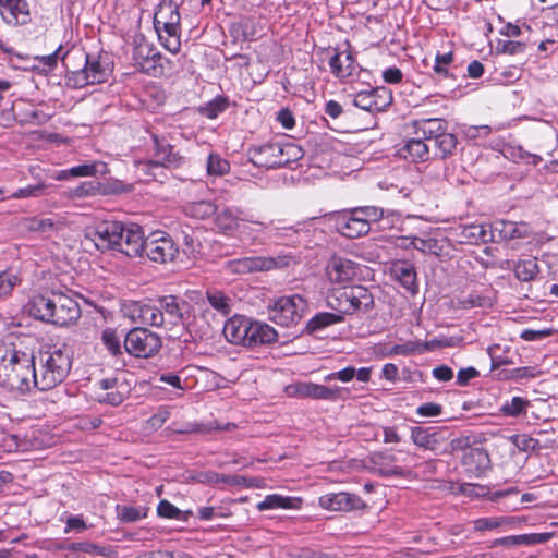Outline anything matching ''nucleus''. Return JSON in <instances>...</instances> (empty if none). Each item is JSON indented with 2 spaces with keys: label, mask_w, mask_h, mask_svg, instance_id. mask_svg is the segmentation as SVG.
Listing matches in <instances>:
<instances>
[{
  "label": "nucleus",
  "mask_w": 558,
  "mask_h": 558,
  "mask_svg": "<svg viewBox=\"0 0 558 558\" xmlns=\"http://www.w3.org/2000/svg\"><path fill=\"white\" fill-rule=\"evenodd\" d=\"M36 377L35 357L14 345L0 348V386L21 393L31 390Z\"/></svg>",
  "instance_id": "obj_1"
},
{
  "label": "nucleus",
  "mask_w": 558,
  "mask_h": 558,
  "mask_svg": "<svg viewBox=\"0 0 558 558\" xmlns=\"http://www.w3.org/2000/svg\"><path fill=\"white\" fill-rule=\"evenodd\" d=\"M62 62L68 72L66 84L73 88L104 83L111 74L109 63L101 56H92L81 49L68 51Z\"/></svg>",
  "instance_id": "obj_2"
},
{
  "label": "nucleus",
  "mask_w": 558,
  "mask_h": 558,
  "mask_svg": "<svg viewBox=\"0 0 558 558\" xmlns=\"http://www.w3.org/2000/svg\"><path fill=\"white\" fill-rule=\"evenodd\" d=\"M29 313L43 322L68 326L81 317V307L71 295L52 291L47 295L34 296L29 303Z\"/></svg>",
  "instance_id": "obj_3"
},
{
  "label": "nucleus",
  "mask_w": 558,
  "mask_h": 558,
  "mask_svg": "<svg viewBox=\"0 0 558 558\" xmlns=\"http://www.w3.org/2000/svg\"><path fill=\"white\" fill-rule=\"evenodd\" d=\"M223 335L228 342L246 348L271 344L278 340L277 331L268 324L240 315L226 322Z\"/></svg>",
  "instance_id": "obj_4"
},
{
  "label": "nucleus",
  "mask_w": 558,
  "mask_h": 558,
  "mask_svg": "<svg viewBox=\"0 0 558 558\" xmlns=\"http://www.w3.org/2000/svg\"><path fill=\"white\" fill-rule=\"evenodd\" d=\"M39 369H36L34 387L50 390L61 384L72 366L71 351L66 345H52L39 353Z\"/></svg>",
  "instance_id": "obj_5"
},
{
  "label": "nucleus",
  "mask_w": 558,
  "mask_h": 558,
  "mask_svg": "<svg viewBox=\"0 0 558 558\" xmlns=\"http://www.w3.org/2000/svg\"><path fill=\"white\" fill-rule=\"evenodd\" d=\"M154 144V158L143 161H137L136 167L140 171L147 177L157 178V171L163 168L178 169L185 162V157L180 151L174 149L168 140L156 133L151 134Z\"/></svg>",
  "instance_id": "obj_6"
},
{
  "label": "nucleus",
  "mask_w": 558,
  "mask_h": 558,
  "mask_svg": "<svg viewBox=\"0 0 558 558\" xmlns=\"http://www.w3.org/2000/svg\"><path fill=\"white\" fill-rule=\"evenodd\" d=\"M161 345V338L145 327H135L124 337L125 351L138 359H148L156 355Z\"/></svg>",
  "instance_id": "obj_7"
},
{
  "label": "nucleus",
  "mask_w": 558,
  "mask_h": 558,
  "mask_svg": "<svg viewBox=\"0 0 558 558\" xmlns=\"http://www.w3.org/2000/svg\"><path fill=\"white\" fill-rule=\"evenodd\" d=\"M307 308L306 300L300 294L284 295L269 306V317L276 324L290 326L296 324Z\"/></svg>",
  "instance_id": "obj_8"
},
{
  "label": "nucleus",
  "mask_w": 558,
  "mask_h": 558,
  "mask_svg": "<svg viewBox=\"0 0 558 558\" xmlns=\"http://www.w3.org/2000/svg\"><path fill=\"white\" fill-rule=\"evenodd\" d=\"M160 310L158 303L153 300L128 301L122 306L124 316L134 324L150 327L166 325V318Z\"/></svg>",
  "instance_id": "obj_9"
},
{
  "label": "nucleus",
  "mask_w": 558,
  "mask_h": 558,
  "mask_svg": "<svg viewBox=\"0 0 558 558\" xmlns=\"http://www.w3.org/2000/svg\"><path fill=\"white\" fill-rule=\"evenodd\" d=\"M291 257L279 255L277 257L256 256L243 257L227 262V269L233 274H248L255 271H269L290 266Z\"/></svg>",
  "instance_id": "obj_10"
},
{
  "label": "nucleus",
  "mask_w": 558,
  "mask_h": 558,
  "mask_svg": "<svg viewBox=\"0 0 558 558\" xmlns=\"http://www.w3.org/2000/svg\"><path fill=\"white\" fill-rule=\"evenodd\" d=\"M121 236L122 222L116 220L98 221L85 230V238L90 240L99 251L116 250Z\"/></svg>",
  "instance_id": "obj_11"
},
{
  "label": "nucleus",
  "mask_w": 558,
  "mask_h": 558,
  "mask_svg": "<svg viewBox=\"0 0 558 558\" xmlns=\"http://www.w3.org/2000/svg\"><path fill=\"white\" fill-rule=\"evenodd\" d=\"M178 253V246L171 236L165 232H154L145 239L144 254L151 262L159 264L172 262Z\"/></svg>",
  "instance_id": "obj_12"
},
{
  "label": "nucleus",
  "mask_w": 558,
  "mask_h": 558,
  "mask_svg": "<svg viewBox=\"0 0 558 558\" xmlns=\"http://www.w3.org/2000/svg\"><path fill=\"white\" fill-rule=\"evenodd\" d=\"M161 59V53L153 44L144 38L134 40L133 60L142 72L154 76L160 74L162 72Z\"/></svg>",
  "instance_id": "obj_13"
},
{
  "label": "nucleus",
  "mask_w": 558,
  "mask_h": 558,
  "mask_svg": "<svg viewBox=\"0 0 558 558\" xmlns=\"http://www.w3.org/2000/svg\"><path fill=\"white\" fill-rule=\"evenodd\" d=\"M340 311L351 315L355 312H367L374 304L371 291L363 286H353L344 289L338 296Z\"/></svg>",
  "instance_id": "obj_14"
},
{
  "label": "nucleus",
  "mask_w": 558,
  "mask_h": 558,
  "mask_svg": "<svg viewBox=\"0 0 558 558\" xmlns=\"http://www.w3.org/2000/svg\"><path fill=\"white\" fill-rule=\"evenodd\" d=\"M462 450L461 466L470 476L480 477L489 468V457L481 447H470L462 439H456V449Z\"/></svg>",
  "instance_id": "obj_15"
},
{
  "label": "nucleus",
  "mask_w": 558,
  "mask_h": 558,
  "mask_svg": "<svg viewBox=\"0 0 558 558\" xmlns=\"http://www.w3.org/2000/svg\"><path fill=\"white\" fill-rule=\"evenodd\" d=\"M337 231L348 239H356L369 232V226L363 218L355 215V210L330 214Z\"/></svg>",
  "instance_id": "obj_16"
},
{
  "label": "nucleus",
  "mask_w": 558,
  "mask_h": 558,
  "mask_svg": "<svg viewBox=\"0 0 558 558\" xmlns=\"http://www.w3.org/2000/svg\"><path fill=\"white\" fill-rule=\"evenodd\" d=\"M392 102V94L386 87L361 90L355 94L353 105L365 111H383Z\"/></svg>",
  "instance_id": "obj_17"
},
{
  "label": "nucleus",
  "mask_w": 558,
  "mask_h": 558,
  "mask_svg": "<svg viewBox=\"0 0 558 558\" xmlns=\"http://www.w3.org/2000/svg\"><path fill=\"white\" fill-rule=\"evenodd\" d=\"M318 505L328 511L344 512L360 510L366 507V504L360 496L348 492L325 494L319 497Z\"/></svg>",
  "instance_id": "obj_18"
},
{
  "label": "nucleus",
  "mask_w": 558,
  "mask_h": 558,
  "mask_svg": "<svg viewBox=\"0 0 558 558\" xmlns=\"http://www.w3.org/2000/svg\"><path fill=\"white\" fill-rule=\"evenodd\" d=\"M359 265L342 256L333 255L327 263L325 271L331 283L345 284L357 275Z\"/></svg>",
  "instance_id": "obj_19"
},
{
  "label": "nucleus",
  "mask_w": 558,
  "mask_h": 558,
  "mask_svg": "<svg viewBox=\"0 0 558 558\" xmlns=\"http://www.w3.org/2000/svg\"><path fill=\"white\" fill-rule=\"evenodd\" d=\"M116 250L129 257H141L144 255L145 239L142 228L137 225L125 227L122 223V236L118 241Z\"/></svg>",
  "instance_id": "obj_20"
},
{
  "label": "nucleus",
  "mask_w": 558,
  "mask_h": 558,
  "mask_svg": "<svg viewBox=\"0 0 558 558\" xmlns=\"http://www.w3.org/2000/svg\"><path fill=\"white\" fill-rule=\"evenodd\" d=\"M280 142L266 143L248 149L250 161L260 168H282L279 154L281 153Z\"/></svg>",
  "instance_id": "obj_21"
},
{
  "label": "nucleus",
  "mask_w": 558,
  "mask_h": 558,
  "mask_svg": "<svg viewBox=\"0 0 558 558\" xmlns=\"http://www.w3.org/2000/svg\"><path fill=\"white\" fill-rule=\"evenodd\" d=\"M0 15L12 26L26 25L32 21L27 0H0Z\"/></svg>",
  "instance_id": "obj_22"
},
{
  "label": "nucleus",
  "mask_w": 558,
  "mask_h": 558,
  "mask_svg": "<svg viewBox=\"0 0 558 558\" xmlns=\"http://www.w3.org/2000/svg\"><path fill=\"white\" fill-rule=\"evenodd\" d=\"M493 240L488 233V225L476 222H460L456 226V242L461 244H485Z\"/></svg>",
  "instance_id": "obj_23"
},
{
  "label": "nucleus",
  "mask_w": 558,
  "mask_h": 558,
  "mask_svg": "<svg viewBox=\"0 0 558 558\" xmlns=\"http://www.w3.org/2000/svg\"><path fill=\"white\" fill-rule=\"evenodd\" d=\"M98 385L102 392L98 393L97 399L101 403L119 405L129 393L125 381L119 377L104 378L99 380Z\"/></svg>",
  "instance_id": "obj_24"
},
{
  "label": "nucleus",
  "mask_w": 558,
  "mask_h": 558,
  "mask_svg": "<svg viewBox=\"0 0 558 558\" xmlns=\"http://www.w3.org/2000/svg\"><path fill=\"white\" fill-rule=\"evenodd\" d=\"M156 302L159 308H161L160 312L163 313L166 324L168 325H178L189 315V303L175 295L159 296Z\"/></svg>",
  "instance_id": "obj_25"
},
{
  "label": "nucleus",
  "mask_w": 558,
  "mask_h": 558,
  "mask_svg": "<svg viewBox=\"0 0 558 558\" xmlns=\"http://www.w3.org/2000/svg\"><path fill=\"white\" fill-rule=\"evenodd\" d=\"M488 233L493 235L490 242L509 241L526 238L529 235L525 225H518L517 222L508 220H496L492 225H488Z\"/></svg>",
  "instance_id": "obj_26"
},
{
  "label": "nucleus",
  "mask_w": 558,
  "mask_h": 558,
  "mask_svg": "<svg viewBox=\"0 0 558 558\" xmlns=\"http://www.w3.org/2000/svg\"><path fill=\"white\" fill-rule=\"evenodd\" d=\"M154 28L158 34L159 40L167 50L171 53L180 51V21L175 20L174 22L165 24H154Z\"/></svg>",
  "instance_id": "obj_27"
},
{
  "label": "nucleus",
  "mask_w": 558,
  "mask_h": 558,
  "mask_svg": "<svg viewBox=\"0 0 558 558\" xmlns=\"http://www.w3.org/2000/svg\"><path fill=\"white\" fill-rule=\"evenodd\" d=\"M348 395L349 390L347 388L339 386L327 387L314 383H306L305 398L336 402L338 400H344Z\"/></svg>",
  "instance_id": "obj_28"
},
{
  "label": "nucleus",
  "mask_w": 558,
  "mask_h": 558,
  "mask_svg": "<svg viewBox=\"0 0 558 558\" xmlns=\"http://www.w3.org/2000/svg\"><path fill=\"white\" fill-rule=\"evenodd\" d=\"M494 292L484 284H475L468 296L461 295L459 305L463 308L488 307L494 303Z\"/></svg>",
  "instance_id": "obj_29"
},
{
  "label": "nucleus",
  "mask_w": 558,
  "mask_h": 558,
  "mask_svg": "<svg viewBox=\"0 0 558 558\" xmlns=\"http://www.w3.org/2000/svg\"><path fill=\"white\" fill-rule=\"evenodd\" d=\"M391 272L396 280H398L409 292L415 293L417 291L416 271L412 264L408 262L395 263Z\"/></svg>",
  "instance_id": "obj_30"
},
{
  "label": "nucleus",
  "mask_w": 558,
  "mask_h": 558,
  "mask_svg": "<svg viewBox=\"0 0 558 558\" xmlns=\"http://www.w3.org/2000/svg\"><path fill=\"white\" fill-rule=\"evenodd\" d=\"M329 66L332 74L342 80L353 74L356 69V62L350 52H347L344 56L342 53H335L329 59Z\"/></svg>",
  "instance_id": "obj_31"
},
{
  "label": "nucleus",
  "mask_w": 558,
  "mask_h": 558,
  "mask_svg": "<svg viewBox=\"0 0 558 558\" xmlns=\"http://www.w3.org/2000/svg\"><path fill=\"white\" fill-rule=\"evenodd\" d=\"M399 155L413 162L426 161L429 158V147L422 140L412 138L399 149Z\"/></svg>",
  "instance_id": "obj_32"
},
{
  "label": "nucleus",
  "mask_w": 558,
  "mask_h": 558,
  "mask_svg": "<svg viewBox=\"0 0 558 558\" xmlns=\"http://www.w3.org/2000/svg\"><path fill=\"white\" fill-rule=\"evenodd\" d=\"M62 227L63 222L60 219H54L50 217H32L26 219L25 221V228L28 231L37 232L46 236H49L52 232L61 230Z\"/></svg>",
  "instance_id": "obj_33"
},
{
  "label": "nucleus",
  "mask_w": 558,
  "mask_h": 558,
  "mask_svg": "<svg viewBox=\"0 0 558 558\" xmlns=\"http://www.w3.org/2000/svg\"><path fill=\"white\" fill-rule=\"evenodd\" d=\"M301 499L294 497H286L277 494L268 495L263 501L257 505L258 510L269 509H298L300 508Z\"/></svg>",
  "instance_id": "obj_34"
},
{
  "label": "nucleus",
  "mask_w": 558,
  "mask_h": 558,
  "mask_svg": "<svg viewBox=\"0 0 558 558\" xmlns=\"http://www.w3.org/2000/svg\"><path fill=\"white\" fill-rule=\"evenodd\" d=\"M181 21L179 8L172 1H161L154 14V24Z\"/></svg>",
  "instance_id": "obj_35"
},
{
  "label": "nucleus",
  "mask_w": 558,
  "mask_h": 558,
  "mask_svg": "<svg viewBox=\"0 0 558 558\" xmlns=\"http://www.w3.org/2000/svg\"><path fill=\"white\" fill-rule=\"evenodd\" d=\"M553 537L551 533H531L515 536L504 537L498 541L500 544H513V545H535L544 544Z\"/></svg>",
  "instance_id": "obj_36"
},
{
  "label": "nucleus",
  "mask_w": 558,
  "mask_h": 558,
  "mask_svg": "<svg viewBox=\"0 0 558 558\" xmlns=\"http://www.w3.org/2000/svg\"><path fill=\"white\" fill-rule=\"evenodd\" d=\"M343 320L342 315L333 314L329 312H322L316 314L312 319L308 320L306 325V330L310 333H314L325 327L331 326L333 324L340 323Z\"/></svg>",
  "instance_id": "obj_37"
},
{
  "label": "nucleus",
  "mask_w": 558,
  "mask_h": 558,
  "mask_svg": "<svg viewBox=\"0 0 558 558\" xmlns=\"http://www.w3.org/2000/svg\"><path fill=\"white\" fill-rule=\"evenodd\" d=\"M208 303L217 312L227 316L231 312L232 299L219 290H208L206 292Z\"/></svg>",
  "instance_id": "obj_38"
},
{
  "label": "nucleus",
  "mask_w": 558,
  "mask_h": 558,
  "mask_svg": "<svg viewBox=\"0 0 558 558\" xmlns=\"http://www.w3.org/2000/svg\"><path fill=\"white\" fill-rule=\"evenodd\" d=\"M539 272L536 258L522 259L514 266V275L520 281H531Z\"/></svg>",
  "instance_id": "obj_39"
},
{
  "label": "nucleus",
  "mask_w": 558,
  "mask_h": 558,
  "mask_svg": "<svg viewBox=\"0 0 558 558\" xmlns=\"http://www.w3.org/2000/svg\"><path fill=\"white\" fill-rule=\"evenodd\" d=\"M185 214L196 219H206L216 213V206L209 201H199L187 204Z\"/></svg>",
  "instance_id": "obj_40"
},
{
  "label": "nucleus",
  "mask_w": 558,
  "mask_h": 558,
  "mask_svg": "<svg viewBox=\"0 0 558 558\" xmlns=\"http://www.w3.org/2000/svg\"><path fill=\"white\" fill-rule=\"evenodd\" d=\"M280 147L281 153L279 154V158L280 162H282V167H288L304 156L301 146L292 142L280 143Z\"/></svg>",
  "instance_id": "obj_41"
},
{
  "label": "nucleus",
  "mask_w": 558,
  "mask_h": 558,
  "mask_svg": "<svg viewBox=\"0 0 558 558\" xmlns=\"http://www.w3.org/2000/svg\"><path fill=\"white\" fill-rule=\"evenodd\" d=\"M453 62V52L449 51L447 53H437L435 57L433 72L434 75L440 78H448L450 76L449 69Z\"/></svg>",
  "instance_id": "obj_42"
},
{
  "label": "nucleus",
  "mask_w": 558,
  "mask_h": 558,
  "mask_svg": "<svg viewBox=\"0 0 558 558\" xmlns=\"http://www.w3.org/2000/svg\"><path fill=\"white\" fill-rule=\"evenodd\" d=\"M433 144L437 149L436 155L440 158L449 157L453 151V134L440 133L436 134Z\"/></svg>",
  "instance_id": "obj_43"
},
{
  "label": "nucleus",
  "mask_w": 558,
  "mask_h": 558,
  "mask_svg": "<svg viewBox=\"0 0 558 558\" xmlns=\"http://www.w3.org/2000/svg\"><path fill=\"white\" fill-rule=\"evenodd\" d=\"M230 171V163L218 154H210L207 158V173L209 175H225Z\"/></svg>",
  "instance_id": "obj_44"
},
{
  "label": "nucleus",
  "mask_w": 558,
  "mask_h": 558,
  "mask_svg": "<svg viewBox=\"0 0 558 558\" xmlns=\"http://www.w3.org/2000/svg\"><path fill=\"white\" fill-rule=\"evenodd\" d=\"M101 341L113 356L122 354L120 337L114 329L106 328L101 333Z\"/></svg>",
  "instance_id": "obj_45"
},
{
  "label": "nucleus",
  "mask_w": 558,
  "mask_h": 558,
  "mask_svg": "<svg viewBox=\"0 0 558 558\" xmlns=\"http://www.w3.org/2000/svg\"><path fill=\"white\" fill-rule=\"evenodd\" d=\"M530 405V401L522 397H513L511 400L506 401L501 407V412L506 416H518L525 412Z\"/></svg>",
  "instance_id": "obj_46"
},
{
  "label": "nucleus",
  "mask_w": 558,
  "mask_h": 558,
  "mask_svg": "<svg viewBox=\"0 0 558 558\" xmlns=\"http://www.w3.org/2000/svg\"><path fill=\"white\" fill-rule=\"evenodd\" d=\"M411 438L415 445L422 448L432 449L436 442L435 434L428 428L414 427L411 430Z\"/></svg>",
  "instance_id": "obj_47"
},
{
  "label": "nucleus",
  "mask_w": 558,
  "mask_h": 558,
  "mask_svg": "<svg viewBox=\"0 0 558 558\" xmlns=\"http://www.w3.org/2000/svg\"><path fill=\"white\" fill-rule=\"evenodd\" d=\"M157 513L159 517L166 518V519L186 520V517L189 514H191L192 512L186 511L183 514V512L178 507H175L168 500L163 499L159 502V505L157 507Z\"/></svg>",
  "instance_id": "obj_48"
},
{
  "label": "nucleus",
  "mask_w": 558,
  "mask_h": 558,
  "mask_svg": "<svg viewBox=\"0 0 558 558\" xmlns=\"http://www.w3.org/2000/svg\"><path fill=\"white\" fill-rule=\"evenodd\" d=\"M146 517V512L143 511L141 508L137 507H118V518L121 522L124 523H132L137 522L141 519Z\"/></svg>",
  "instance_id": "obj_49"
},
{
  "label": "nucleus",
  "mask_w": 558,
  "mask_h": 558,
  "mask_svg": "<svg viewBox=\"0 0 558 558\" xmlns=\"http://www.w3.org/2000/svg\"><path fill=\"white\" fill-rule=\"evenodd\" d=\"M497 51L499 53L509 56L524 54L526 51V44L524 41L519 40L499 41L497 46Z\"/></svg>",
  "instance_id": "obj_50"
},
{
  "label": "nucleus",
  "mask_w": 558,
  "mask_h": 558,
  "mask_svg": "<svg viewBox=\"0 0 558 558\" xmlns=\"http://www.w3.org/2000/svg\"><path fill=\"white\" fill-rule=\"evenodd\" d=\"M201 242L195 233H185L183 232L182 236V252L187 257H195L201 251Z\"/></svg>",
  "instance_id": "obj_51"
},
{
  "label": "nucleus",
  "mask_w": 558,
  "mask_h": 558,
  "mask_svg": "<svg viewBox=\"0 0 558 558\" xmlns=\"http://www.w3.org/2000/svg\"><path fill=\"white\" fill-rule=\"evenodd\" d=\"M353 209L355 210V215L363 218L369 227L372 222L378 221L384 216V210L375 206L356 207Z\"/></svg>",
  "instance_id": "obj_52"
},
{
  "label": "nucleus",
  "mask_w": 558,
  "mask_h": 558,
  "mask_svg": "<svg viewBox=\"0 0 558 558\" xmlns=\"http://www.w3.org/2000/svg\"><path fill=\"white\" fill-rule=\"evenodd\" d=\"M217 226L227 231L233 230L238 227V218L233 215L230 209H223L217 215Z\"/></svg>",
  "instance_id": "obj_53"
},
{
  "label": "nucleus",
  "mask_w": 558,
  "mask_h": 558,
  "mask_svg": "<svg viewBox=\"0 0 558 558\" xmlns=\"http://www.w3.org/2000/svg\"><path fill=\"white\" fill-rule=\"evenodd\" d=\"M429 347L427 343H420V342H407L403 344H397L393 347V352L396 354H402L408 355L411 353H422L426 350H428Z\"/></svg>",
  "instance_id": "obj_54"
},
{
  "label": "nucleus",
  "mask_w": 558,
  "mask_h": 558,
  "mask_svg": "<svg viewBox=\"0 0 558 558\" xmlns=\"http://www.w3.org/2000/svg\"><path fill=\"white\" fill-rule=\"evenodd\" d=\"M235 427V424L233 423H228L226 426H220L217 422H211L207 425H203V424H194V425H191V427L184 429V430H181L180 433H190V432H193V433H208L213 429H217V430H220V429H232Z\"/></svg>",
  "instance_id": "obj_55"
},
{
  "label": "nucleus",
  "mask_w": 558,
  "mask_h": 558,
  "mask_svg": "<svg viewBox=\"0 0 558 558\" xmlns=\"http://www.w3.org/2000/svg\"><path fill=\"white\" fill-rule=\"evenodd\" d=\"M99 166L105 168V165L94 162L72 167L69 169V172L71 177H92L98 172L97 168Z\"/></svg>",
  "instance_id": "obj_56"
},
{
  "label": "nucleus",
  "mask_w": 558,
  "mask_h": 558,
  "mask_svg": "<svg viewBox=\"0 0 558 558\" xmlns=\"http://www.w3.org/2000/svg\"><path fill=\"white\" fill-rule=\"evenodd\" d=\"M17 283V277L10 272L0 274V296H5L11 293Z\"/></svg>",
  "instance_id": "obj_57"
},
{
  "label": "nucleus",
  "mask_w": 558,
  "mask_h": 558,
  "mask_svg": "<svg viewBox=\"0 0 558 558\" xmlns=\"http://www.w3.org/2000/svg\"><path fill=\"white\" fill-rule=\"evenodd\" d=\"M480 372L472 366L460 368L457 377H456V384L460 386H466L470 384L472 379L478 378Z\"/></svg>",
  "instance_id": "obj_58"
},
{
  "label": "nucleus",
  "mask_w": 558,
  "mask_h": 558,
  "mask_svg": "<svg viewBox=\"0 0 558 558\" xmlns=\"http://www.w3.org/2000/svg\"><path fill=\"white\" fill-rule=\"evenodd\" d=\"M504 520L501 518H482L477 519L473 522V526L475 531H487L499 527L502 524Z\"/></svg>",
  "instance_id": "obj_59"
},
{
  "label": "nucleus",
  "mask_w": 558,
  "mask_h": 558,
  "mask_svg": "<svg viewBox=\"0 0 558 558\" xmlns=\"http://www.w3.org/2000/svg\"><path fill=\"white\" fill-rule=\"evenodd\" d=\"M44 190H45L44 184L28 185L26 187L16 190L13 193V197L14 198L37 197L43 194Z\"/></svg>",
  "instance_id": "obj_60"
},
{
  "label": "nucleus",
  "mask_w": 558,
  "mask_h": 558,
  "mask_svg": "<svg viewBox=\"0 0 558 558\" xmlns=\"http://www.w3.org/2000/svg\"><path fill=\"white\" fill-rule=\"evenodd\" d=\"M277 121L281 124V126L286 130H291L295 125V119L293 112L288 108H282L277 113Z\"/></svg>",
  "instance_id": "obj_61"
},
{
  "label": "nucleus",
  "mask_w": 558,
  "mask_h": 558,
  "mask_svg": "<svg viewBox=\"0 0 558 558\" xmlns=\"http://www.w3.org/2000/svg\"><path fill=\"white\" fill-rule=\"evenodd\" d=\"M99 192V184L94 182H83L74 190V196L85 197L96 195Z\"/></svg>",
  "instance_id": "obj_62"
},
{
  "label": "nucleus",
  "mask_w": 558,
  "mask_h": 558,
  "mask_svg": "<svg viewBox=\"0 0 558 558\" xmlns=\"http://www.w3.org/2000/svg\"><path fill=\"white\" fill-rule=\"evenodd\" d=\"M159 381L183 391L185 389L183 383L186 380H182L181 377L174 373H165L160 375Z\"/></svg>",
  "instance_id": "obj_63"
},
{
  "label": "nucleus",
  "mask_w": 558,
  "mask_h": 558,
  "mask_svg": "<svg viewBox=\"0 0 558 558\" xmlns=\"http://www.w3.org/2000/svg\"><path fill=\"white\" fill-rule=\"evenodd\" d=\"M226 109V102L222 99L214 100L204 108V113L209 119H215L220 112Z\"/></svg>",
  "instance_id": "obj_64"
}]
</instances>
